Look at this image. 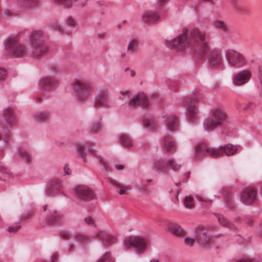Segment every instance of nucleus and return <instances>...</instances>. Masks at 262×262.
Here are the masks:
<instances>
[{
    "mask_svg": "<svg viewBox=\"0 0 262 262\" xmlns=\"http://www.w3.org/2000/svg\"><path fill=\"white\" fill-rule=\"evenodd\" d=\"M217 219L220 224L222 226L231 229H234L236 228V226L234 224L230 222L222 215H219L217 216Z\"/></svg>",
    "mask_w": 262,
    "mask_h": 262,
    "instance_id": "nucleus-28",
    "label": "nucleus"
},
{
    "mask_svg": "<svg viewBox=\"0 0 262 262\" xmlns=\"http://www.w3.org/2000/svg\"><path fill=\"white\" fill-rule=\"evenodd\" d=\"M237 150L236 146L228 144L224 147L220 146L219 148L208 147L205 143H199L195 147V153L194 156L201 157L206 153L212 157H219L224 154L228 156L234 155Z\"/></svg>",
    "mask_w": 262,
    "mask_h": 262,
    "instance_id": "nucleus-2",
    "label": "nucleus"
},
{
    "mask_svg": "<svg viewBox=\"0 0 262 262\" xmlns=\"http://www.w3.org/2000/svg\"><path fill=\"white\" fill-rule=\"evenodd\" d=\"M42 35V32L39 30L34 31L30 35L32 53H33V56L36 58L41 57L47 52V48L41 40Z\"/></svg>",
    "mask_w": 262,
    "mask_h": 262,
    "instance_id": "nucleus-5",
    "label": "nucleus"
},
{
    "mask_svg": "<svg viewBox=\"0 0 262 262\" xmlns=\"http://www.w3.org/2000/svg\"><path fill=\"white\" fill-rule=\"evenodd\" d=\"M129 104L134 108L138 105L147 107L148 104L147 97L144 93L140 92L130 99Z\"/></svg>",
    "mask_w": 262,
    "mask_h": 262,
    "instance_id": "nucleus-15",
    "label": "nucleus"
},
{
    "mask_svg": "<svg viewBox=\"0 0 262 262\" xmlns=\"http://www.w3.org/2000/svg\"><path fill=\"white\" fill-rule=\"evenodd\" d=\"M6 71L4 69L0 68V80L4 79L6 77Z\"/></svg>",
    "mask_w": 262,
    "mask_h": 262,
    "instance_id": "nucleus-46",
    "label": "nucleus"
},
{
    "mask_svg": "<svg viewBox=\"0 0 262 262\" xmlns=\"http://www.w3.org/2000/svg\"><path fill=\"white\" fill-rule=\"evenodd\" d=\"M198 199L200 202H206V203L209 204H211V200L206 199V198H204L203 196H198Z\"/></svg>",
    "mask_w": 262,
    "mask_h": 262,
    "instance_id": "nucleus-47",
    "label": "nucleus"
},
{
    "mask_svg": "<svg viewBox=\"0 0 262 262\" xmlns=\"http://www.w3.org/2000/svg\"><path fill=\"white\" fill-rule=\"evenodd\" d=\"M74 21V19L73 18H72V17H69L67 19V23L69 25H73Z\"/></svg>",
    "mask_w": 262,
    "mask_h": 262,
    "instance_id": "nucleus-52",
    "label": "nucleus"
},
{
    "mask_svg": "<svg viewBox=\"0 0 262 262\" xmlns=\"http://www.w3.org/2000/svg\"><path fill=\"white\" fill-rule=\"evenodd\" d=\"M18 3L22 6L28 8L37 6L38 1L37 0H18Z\"/></svg>",
    "mask_w": 262,
    "mask_h": 262,
    "instance_id": "nucleus-30",
    "label": "nucleus"
},
{
    "mask_svg": "<svg viewBox=\"0 0 262 262\" xmlns=\"http://www.w3.org/2000/svg\"><path fill=\"white\" fill-rule=\"evenodd\" d=\"M165 124L167 130L171 134H173L178 130L179 127V123L178 119L174 116H168L166 118Z\"/></svg>",
    "mask_w": 262,
    "mask_h": 262,
    "instance_id": "nucleus-18",
    "label": "nucleus"
},
{
    "mask_svg": "<svg viewBox=\"0 0 262 262\" xmlns=\"http://www.w3.org/2000/svg\"><path fill=\"white\" fill-rule=\"evenodd\" d=\"M47 205H45L44 206H43V210L44 211H46L47 210Z\"/></svg>",
    "mask_w": 262,
    "mask_h": 262,
    "instance_id": "nucleus-63",
    "label": "nucleus"
},
{
    "mask_svg": "<svg viewBox=\"0 0 262 262\" xmlns=\"http://www.w3.org/2000/svg\"><path fill=\"white\" fill-rule=\"evenodd\" d=\"M125 191H126V189H120L119 190V194H123Z\"/></svg>",
    "mask_w": 262,
    "mask_h": 262,
    "instance_id": "nucleus-56",
    "label": "nucleus"
},
{
    "mask_svg": "<svg viewBox=\"0 0 262 262\" xmlns=\"http://www.w3.org/2000/svg\"><path fill=\"white\" fill-rule=\"evenodd\" d=\"M184 243L188 246L191 247L194 243L195 239L194 238L190 237H186L184 239Z\"/></svg>",
    "mask_w": 262,
    "mask_h": 262,
    "instance_id": "nucleus-42",
    "label": "nucleus"
},
{
    "mask_svg": "<svg viewBox=\"0 0 262 262\" xmlns=\"http://www.w3.org/2000/svg\"><path fill=\"white\" fill-rule=\"evenodd\" d=\"M183 104L186 106L187 118L190 123L195 122L199 119V111L196 106L192 104L190 99H185L183 101Z\"/></svg>",
    "mask_w": 262,
    "mask_h": 262,
    "instance_id": "nucleus-11",
    "label": "nucleus"
},
{
    "mask_svg": "<svg viewBox=\"0 0 262 262\" xmlns=\"http://www.w3.org/2000/svg\"><path fill=\"white\" fill-rule=\"evenodd\" d=\"M20 228V225L18 224V223H16V224L14 225H12L10 227H9L8 229V231L9 232H15L17 231L18 229H19Z\"/></svg>",
    "mask_w": 262,
    "mask_h": 262,
    "instance_id": "nucleus-43",
    "label": "nucleus"
},
{
    "mask_svg": "<svg viewBox=\"0 0 262 262\" xmlns=\"http://www.w3.org/2000/svg\"><path fill=\"white\" fill-rule=\"evenodd\" d=\"M213 26L214 27L220 29L223 31H225L226 30V26L225 23L222 21L216 20L214 21Z\"/></svg>",
    "mask_w": 262,
    "mask_h": 262,
    "instance_id": "nucleus-40",
    "label": "nucleus"
},
{
    "mask_svg": "<svg viewBox=\"0 0 262 262\" xmlns=\"http://www.w3.org/2000/svg\"><path fill=\"white\" fill-rule=\"evenodd\" d=\"M57 259V256L55 254H54V255H53V257L52 258L51 262H55V261Z\"/></svg>",
    "mask_w": 262,
    "mask_h": 262,
    "instance_id": "nucleus-54",
    "label": "nucleus"
},
{
    "mask_svg": "<svg viewBox=\"0 0 262 262\" xmlns=\"http://www.w3.org/2000/svg\"><path fill=\"white\" fill-rule=\"evenodd\" d=\"M63 170L65 174L69 175L71 174V171L69 167L67 165H65L63 167Z\"/></svg>",
    "mask_w": 262,
    "mask_h": 262,
    "instance_id": "nucleus-48",
    "label": "nucleus"
},
{
    "mask_svg": "<svg viewBox=\"0 0 262 262\" xmlns=\"http://www.w3.org/2000/svg\"><path fill=\"white\" fill-rule=\"evenodd\" d=\"M120 142L126 148H130L133 145V140L125 134L119 135Z\"/></svg>",
    "mask_w": 262,
    "mask_h": 262,
    "instance_id": "nucleus-29",
    "label": "nucleus"
},
{
    "mask_svg": "<svg viewBox=\"0 0 262 262\" xmlns=\"http://www.w3.org/2000/svg\"><path fill=\"white\" fill-rule=\"evenodd\" d=\"M4 44L6 50L13 57H24L28 55H33L32 48H28L27 44L18 42L16 36H9L6 38Z\"/></svg>",
    "mask_w": 262,
    "mask_h": 262,
    "instance_id": "nucleus-3",
    "label": "nucleus"
},
{
    "mask_svg": "<svg viewBox=\"0 0 262 262\" xmlns=\"http://www.w3.org/2000/svg\"><path fill=\"white\" fill-rule=\"evenodd\" d=\"M54 1L64 8H68L72 6V0H54Z\"/></svg>",
    "mask_w": 262,
    "mask_h": 262,
    "instance_id": "nucleus-37",
    "label": "nucleus"
},
{
    "mask_svg": "<svg viewBox=\"0 0 262 262\" xmlns=\"http://www.w3.org/2000/svg\"><path fill=\"white\" fill-rule=\"evenodd\" d=\"M160 19L158 12L155 11H145L142 15V21L146 24H154Z\"/></svg>",
    "mask_w": 262,
    "mask_h": 262,
    "instance_id": "nucleus-17",
    "label": "nucleus"
},
{
    "mask_svg": "<svg viewBox=\"0 0 262 262\" xmlns=\"http://www.w3.org/2000/svg\"><path fill=\"white\" fill-rule=\"evenodd\" d=\"M190 37L192 38L196 44L195 51L199 55L203 56L207 52L209 39V33L205 30L194 29L191 30L189 36L187 31L179 35L170 41H166V45L169 48H175L178 51H183L191 45Z\"/></svg>",
    "mask_w": 262,
    "mask_h": 262,
    "instance_id": "nucleus-1",
    "label": "nucleus"
},
{
    "mask_svg": "<svg viewBox=\"0 0 262 262\" xmlns=\"http://www.w3.org/2000/svg\"><path fill=\"white\" fill-rule=\"evenodd\" d=\"M227 117L226 113L220 106H215L210 111L209 117L204 121L203 127L206 131H212L222 124Z\"/></svg>",
    "mask_w": 262,
    "mask_h": 262,
    "instance_id": "nucleus-4",
    "label": "nucleus"
},
{
    "mask_svg": "<svg viewBox=\"0 0 262 262\" xmlns=\"http://www.w3.org/2000/svg\"><path fill=\"white\" fill-rule=\"evenodd\" d=\"M190 99L191 100V101L195 102L198 100V98L197 97H194L190 96Z\"/></svg>",
    "mask_w": 262,
    "mask_h": 262,
    "instance_id": "nucleus-55",
    "label": "nucleus"
},
{
    "mask_svg": "<svg viewBox=\"0 0 262 262\" xmlns=\"http://www.w3.org/2000/svg\"><path fill=\"white\" fill-rule=\"evenodd\" d=\"M4 141L5 142H8V140H7V139H6V138H4Z\"/></svg>",
    "mask_w": 262,
    "mask_h": 262,
    "instance_id": "nucleus-64",
    "label": "nucleus"
},
{
    "mask_svg": "<svg viewBox=\"0 0 262 262\" xmlns=\"http://www.w3.org/2000/svg\"><path fill=\"white\" fill-rule=\"evenodd\" d=\"M124 245L126 249L134 247L137 251L142 252L146 248L147 244L145 239L141 236H132L127 237L124 242Z\"/></svg>",
    "mask_w": 262,
    "mask_h": 262,
    "instance_id": "nucleus-9",
    "label": "nucleus"
},
{
    "mask_svg": "<svg viewBox=\"0 0 262 262\" xmlns=\"http://www.w3.org/2000/svg\"><path fill=\"white\" fill-rule=\"evenodd\" d=\"M160 142L163 148L167 152H174L176 151V143L171 138L163 137L161 139Z\"/></svg>",
    "mask_w": 262,
    "mask_h": 262,
    "instance_id": "nucleus-19",
    "label": "nucleus"
},
{
    "mask_svg": "<svg viewBox=\"0 0 262 262\" xmlns=\"http://www.w3.org/2000/svg\"><path fill=\"white\" fill-rule=\"evenodd\" d=\"M97 262H114L113 258L111 257L110 252L104 253Z\"/></svg>",
    "mask_w": 262,
    "mask_h": 262,
    "instance_id": "nucleus-34",
    "label": "nucleus"
},
{
    "mask_svg": "<svg viewBox=\"0 0 262 262\" xmlns=\"http://www.w3.org/2000/svg\"><path fill=\"white\" fill-rule=\"evenodd\" d=\"M75 191L81 200H89L95 198L93 191L85 186H78L75 188Z\"/></svg>",
    "mask_w": 262,
    "mask_h": 262,
    "instance_id": "nucleus-13",
    "label": "nucleus"
},
{
    "mask_svg": "<svg viewBox=\"0 0 262 262\" xmlns=\"http://www.w3.org/2000/svg\"><path fill=\"white\" fill-rule=\"evenodd\" d=\"M126 188L127 189L129 190V189H131L132 188V186L128 185V186H126Z\"/></svg>",
    "mask_w": 262,
    "mask_h": 262,
    "instance_id": "nucleus-62",
    "label": "nucleus"
},
{
    "mask_svg": "<svg viewBox=\"0 0 262 262\" xmlns=\"http://www.w3.org/2000/svg\"><path fill=\"white\" fill-rule=\"evenodd\" d=\"M189 173L190 172L188 173L187 176V179L183 181V182H187L188 178L189 175Z\"/></svg>",
    "mask_w": 262,
    "mask_h": 262,
    "instance_id": "nucleus-61",
    "label": "nucleus"
},
{
    "mask_svg": "<svg viewBox=\"0 0 262 262\" xmlns=\"http://www.w3.org/2000/svg\"><path fill=\"white\" fill-rule=\"evenodd\" d=\"M251 77V72L249 70H242L236 73L233 78V83L236 86H240L247 83Z\"/></svg>",
    "mask_w": 262,
    "mask_h": 262,
    "instance_id": "nucleus-14",
    "label": "nucleus"
},
{
    "mask_svg": "<svg viewBox=\"0 0 262 262\" xmlns=\"http://www.w3.org/2000/svg\"><path fill=\"white\" fill-rule=\"evenodd\" d=\"M62 187L61 182L57 180H52L48 183V187L46 190L47 194L49 196H53L56 191Z\"/></svg>",
    "mask_w": 262,
    "mask_h": 262,
    "instance_id": "nucleus-23",
    "label": "nucleus"
},
{
    "mask_svg": "<svg viewBox=\"0 0 262 262\" xmlns=\"http://www.w3.org/2000/svg\"><path fill=\"white\" fill-rule=\"evenodd\" d=\"M75 93L79 100H86L92 95L94 89L92 83L84 80H76L73 84Z\"/></svg>",
    "mask_w": 262,
    "mask_h": 262,
    "instance_id": "nucleus-6",
    "label": "nucleus"
},
{
    "mask_svg": "<svg viewBox=\"0 0 262 262\" xmlns=\"http://www.w3.org/2000/svg\"><path fill=\"white\" fill-rule=\"evenodd\" d=\"M87 1L88 0H84L82 2V4H81V5L82 6H84L86 5V3H87Z\"/></svg>",
    "mask_w": 262,
    "mask_h": 262,
    "instance_id": "nucleus-58",
    "label": "nucleus"
},
{
    "mask_svg": "<svg viewBox=\"0 0 262 262\" xmlns=\"http://www.w3.org/2000/svg\"><path fill=\"white\" fill-rule=\"evenodd\" d=\"M183 204L186 208H192L194 206L193 198L190 195L186 196L184 199Z\"/></svg>",
    "mask_w": 262,
    "mask_h": 262,
    "instance_id": "nucleus-32",
    "label": "nucleus"
},
{
    "mask_svg": "<svg viewBox=\"0 0 262 262\" xmlns=\"http://www.w3.org/2000/svg\"><path fill=\"white\" fill-rule=\"evenodd\" d=\"M3 116L6 123L8 124H12L15 120V116L10 107H8L4 110Z\"/></svg>",
    "mask_w": 262,
    "mask_h": 262,
    "instance_id": "nucleus-25",
    "label": "nucleus"
},
{
    "mask_svg": "<svg viewBox=\"0 0 262 262\" xmlns=\"http://www.w3.org/2000/svg\"><path fill=\"white\" fill-rule=\"evenodd\" d=\"M34 119L39 123H46L50 121V116L47 113L39 112L35 114Z\"/></svg>",
    "mask_w": 262,
    "mask_h": 262,
    "instance_id": "nucleus-26",
    "label": "nucleus"
},
{
    "mask_svg": "<svg viewBox=\"0 0 262 262\" xmlns=\"http://www.w3.org/2000/svg\"><path fill=\"white\" fill-rule=\"evenodd\" d=\"M97 236L104 245L107 246L115 244L117 240V237L115 236L102 231L99 232L97 233Z\"/></svg>",
    "mask_w": 262,
    "mask_h": 262,
    "instance_id": "nucleus-21",
    "label": "nucleus"
},
{
    "mask_svg": "<svg viewBox=\"0 0 262 262\" xmlns=\"http://www.w3.org/2000/svg\"><path fill=\"white\" fill-rule=\"evenodd\" d=\"M89 147V144L88 143H83L80 144L77 146V153L79 156H80L84 161H86L85 156L84 154V150L85 149Z\"/></svg>",
    "mask_w": 262,
    "mask_h": 262,
    "instance_id": "nucleus-31",
    "label": "nucleus"
},
{
    "mask_svg": "<svg viewBox=\"0 0 262 262\" xmlns=\"http://www.w3.org/2000/svg\"><path fill=\"white\" fill-rule=\"evenodd\" d=\"M96 98L101 101L104 105L110 106L108 92L106 88L103 87L101 88L98 91Z\"/></svg>",
    "mask_w": 262,
    "mask_h": 262,
    "instance_id": "nucleus-22",
    "label": "nucleus"
},
{
    "mask_svg": "<svg viewBox=\"0 0 262 262\" xmlns=\"http://www.w3.org/2000/svg\"><path fill=\"white\" fill-rule=\"evenodd\" d=\"M167 0H157V1L159 2V3H164L165 2H166Z\"/></svg>",
    "mask_w": 262,
    "mask_h": 262,
    "instance_id": "nucleus-60",
    "label": "nucleus"
},
{
    "mask_svg": "<svg viewBox=\"0 0 262 262\" xmlns=\"http://www.w3.org/2000/svg\"><path fill=\"white\" fill-rule=\"evenodd\" d=\"M140 189L141 190V191H145L147 189V186L144 184L140 185Z\"/></svg>",
    "mask_w": 262,
    "mask_h": 262,
    "instance_id": "nucleus-53",
    "label": "nucleus"
},
{
    "mask_svg": "<svg viewBox=\"0 0 262 262\" xmlns=\"http://www.w3.org/2000/svg\"><path fill=\"white\" fill-rule=\"evenodd\" d=\"M84 221L87 224L95 226V224L94 219L90 216L85 217Z\"/></svg>",
    "mask_w": 262,
    "mask_h": 262,
    "instance_id": "nucleus-44",
    "label": "nucleus"
},
{
    "mask_svg": "<svg viewBox=\"0 0 262 262\" xmlns=\"http://www.w3.org/2000/svg\"><path fill=\"white\" fill-rule=\"evenodd\" d=\"M150 262H159L158 259H153L150 261Z\"/></svg>",
    "mask_w": 262,
    "mask_h": 262,
    "instance_id": "nucleus-59",
    "label": "nucleus"
},
{
    "mask_svg": "<svg viewBox=\"0 0 262 262\" xmlns=\"http://www.w3.org/2000/svg\"><path fill=\"white\" fill-rule=\"evenodd\" d=\"M257 192L255 189L251 186H248L243 189L241 194V201L246 205L253 203L256 200Z\"/></svg>",
    "mask_w": 262,
    "mask_h": 262,
    "instance_id": "nucleus-10",
    "label": "nucleus"
},
{
    "mask_svg": "<svg viewBox=\"0 0 262 262\" xmlns=\"http://www.w3.org/2000/svg\"><path fill=\"white\" fill-rule=\"evenodd\" d=\"M103 128V125L101 122H98L90 127V130L92 134H98Z\"/></svg>",
    "mask_w": 262,
    "mask_h": 262,
    "instance_id": "nucleus-33",
    "label": "nucleus"
},
{
    "mask_svg": "<svg viewBox=\"0 0 262 262\" xmlns=\"http://www.w3.org/2000/svg\"><path fill=\"white\" fill-rule=\"evenodd\" d=\"M4 13L5 15H6L7 16H10L12 15L11 11L9 9L5 10Z\"/></svg>",
    "mask_w": 262,
    "mask_h": 262,
    "instance_id": "nucleus-50",
    "label": "nucleus"
},
{
    "mask_svg": "<svg viewBox=\"0 0 262 262\" xmlns=\"http://www.w3.org/2000/svg\"><path fill=\"white\" fill-rule=\"evenodd\" d=\"M19 156L22 160H25L27 162L30 161L32 159L30 155L25 150H22L20 151Z\"/></svg>",
    "mask_w": 262,
    "mask_h": 262,
    "instance_id": "nucleus-39",
    "label": "nucleus"
},
{
    "mask_svg": "<svg viewBox=\"0 0 262 262\" xmlns=\"http://www.w3.org/2000/svg\"><path fill=\"white\" fill-rule=\"evenodd\" d=\"M207 55L208 64L209 67H213L220 63L222 60L221 53L216 49H208L207 52L204 55Z\"/></svg>",
    "mask_w": 262,
    "mask_h": 262,
    "instance_id": "nucleus-16",
    "label": "nucleus"
},
{
    "mask_svg": "<svg viewBox=\"0 0 262 262\" xmlns=\"http://www.w3.org/2000/svg\"><path fill=\"white\" fill-rule=\"evenodd\" d=\"M225 57L228 65L231 67L238 68L246 64L243 56L233 50H227L225 52Z\"/></svg>",
    "mask_w": 262,
    "mask_h": 262,
    "instance_id": "nucleus-7",
    "label": "nucleus"
},
{
    "mask_svg": "<svg viewBox=\"0 0 262 262\" xmlns=\"http://www.w3.org/2000/svg\"><path fill=\"white\" fill-rule=\"evenodd\" d=\"M144 126L147 130H152L156 128V124L152 120H145L144 121Z\"/></svg>",
    "mask_w": 262,
    "mask_h": 262,
    "instance_id": "nucleus-38",
    "label": "nucleus"
},
{
    "mask_svg": "<svg viewBox=\"0 0 262 262\" xmlns=\"http://www.w3.org/2000/svg\"><path fill=\"white\" fill-rule=\"evenodd\" d=\"M215 226L209 225L205 226L203 225L198 226L195 229V237L199 243L201 245H207L209 244L210 237L209 232L211 229H214Z\"/></svg>",
    "mask_w": 262,
    "mask_h": 262,
    "instance_id": "nucleus-8",
    "label": "nucleus"
},
{
    "mask_svg": "<svg viewBox=\"0 0 262 262\" xmlns=\"http://www.w3.org/2000/svg\"><path fill=\"white\" fill-rule=\"evenodd\" d=\"M135 75H136L135 72L133 70H131L130 71V76L132 77H134L135 76Z\"/></svg>",
    "mask_w": 262,
    "mask_h": 262,
    "instance_id": "nucleus-57",
    "label": "nucleus"
},
{
    "mask_svg": "<svg viewBox=\"0 0 262 262\" xmlns=\"http://www.w3.org/2000/svg\"><path fill=\"white\" fill-rule=\"evenodd\" d=\"M120 93L122 96H124L126 99H128L129 97V93L127 91H121L120 92Z\"/></svg>",
    "mask_w": 262,
    "mask_h": 262,
    "instance_id": "nucleus-49",
    "label": "nucleus"
},
{
    "mask_svg": "<svg viewBox=\"0 0 262 262\" xmlns=\"http://www.w3.org/2000/svg\"><path fill=\"white\" fill-rule=\"evenodd\" d=\"M115 167L118 170H122L124 168V166L121 164H116Z\"/></svg>",
    "mask_w": 262,
    "mask_h": 262,
    "instance_id": "nucleus-51",
    "label": "nucleus"
},
{
    "mask_svg": "<svg viewBox=\"0 0 262 262\" xmlns=\"http://www.w3.org/2000/svg\"><path fill=\"white\" fill-rule=\"evenodd\" d=\"M153 166L158 171L167 172L168 169V160H166L162 157H157L153 161Z\"/></svg>",
    "mask_w": 262,
    "mask_h": 262,
    "instance_id": "nucleus-20",
    "label": "nucleus"
},
{
    "mask_svg": "<svg viewBox=\"0 0 262 262\" xmlns=\"http://www.w3.org/2000/svg\"><path fill=\"white\" fill-rule=\"evenodd\" d=\"M168 230L173 234L180 236L183 234V229L178 224L169 223L168 224Z\"/></svg>",
    "mask_w": 262,
    "mask_h": 262,
    "instance_id": "nucleus-27",
    "label": "nucleus"
},
{
    "mask_svg": "<svg viewBox=\"0 0 262 262\" xmlns=\"http://www.w3.org/2000/svg\"><path fill=\"white\" fill-rule=\"evenodd\" d=\"M40 85L42 91L48 93L56 88L59 85V82L54 78L45 77L40 80Z\"/></svg>",
    "mask_w": 262,
    "mask_h": 262,
    "instance_id": "nucleus-12",
    "label": "nucleus"
},
{
    "mask_svg": "<svg viewBox=\"0 0 262 262\" xmlns=\"http://www.w3.org/2000/svg\"><path fill=\"white\" fill-rule=\"evenodd\" d=\"M181 168V165L177 163L173 159H168V169L171 168L174 171H177Z\"/></svg>",
    "mask_w": 262,
    "mask_h": 262,
    "instance_id": "nucleus-36",
    "label": "nucleus"
},
{
    "mask_svg": "<svg viewBox=\"0 0 262 262\" xmlns=\"http://www.w3.org/2000/svg\"><path fill=\"white\" fill-rule=\"evenodd\" d=\"M236 262H259L257 260L252 259L249 258H241V259L238 260Z\"/></svg>",
    "mask_w": 262,
    "mask_h": 262,
    "instance_id": "nucleus-45",
    "label": "nucleus"
},
{
    "mask_svg": "<svg viewBox=\"0 0 262 262\" xmlns=\"http://www.w3.org/2000/svg\"><path fill=\"white\" fill-rule=\"evenodd\" d=\"M61 220L60 213L55 209L50 210V214L48 217V222L50 224L58 223Z\"/></svg>",
    "mask_w": 262,
    "mask_h": 262,
    "instance_id": "nucleus-24",
    "label": "nucleus"
},
{
    "mask_svg": "<svg viewBox=\"0 0 262 262\" xmlns=\"http://www.w3.org/2000/svg\"><path fill=\"white\" fill-rule=\"evenodd\" d=\"M93 106L96 110H99L102 107H108L109 105H104L103 103L96 98L94 101Z\"/></svg>",
    "mask_w": 262,
    "mask_h": 262,
    "instance_id": "nucleus-41",
    "label": "nucleus"
},
{
    "mask_svg": "<svg viewBox=\"0 0 262 262\" xmlns=\"http://www.w3.org/2000/svg\"><path fill=\"white\" fill-rule=\"evenodd\" d=\"M138 45V41L136 39H132L127 46V51L130 54H133L136 49Z\"/></svg>",
    "mask_w": 262,
    "mask_h": 262,
    "instance_id": "nucleus-35",
    "label": "nucleus"
}]
</instances>
